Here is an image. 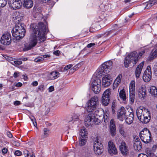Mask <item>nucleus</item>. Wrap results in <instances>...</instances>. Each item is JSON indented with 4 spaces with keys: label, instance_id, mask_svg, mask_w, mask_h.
Listing matches in <instances>:
<instances>
[{
    "label": "nucleus",
    "instance_id": "obj_55",
    "mask_svg": "<svg viewBox=\"0 0 157 157\" xmlns=\"http://www.w3.org/2000/svg\"><path fill=\"white\" fill-rule=\"evenodd\" d=\"M31 85L33 86H36L38 85V82L37 81H35L32 83Z\"/></svg>",
    "mask_w": 157,
    "mask_h": 157
},
{
    "label": "nucleus",
    "instance_id": "obj_32",
    "mask_svg": "<svg viewBox=\"0 0 157 157\" xmlns=\"http://www.w3.org/2000/svg\"><path fill=\"white\" fill-rule=\"evenodd\" d=\"M156 3H157V0H150L147 2L145 8L147 9Z\"/></svg>",
    "mask_w": 157,
    "mask_h": 157
},
{
    "label": "nucleus",
    "instance_id": "obj_4",
    "mask_svg": "<svg viewBox=\"0 0 157 157\" xmlns=\"http://www.w3.org/2000/svg\"><path fill=\"white\" fill-rule=\"evenodd\" d=\"M25 30L24 28L23 24H18L13 28L12 30L13 36L17 38H21L24 37L25 33Z\"/></svg>",
    "mask_w": 157,
    "mask_h": 157
},
{
    "label": "nucleus",
    "instance_id": "obj_60",
    "mask_svg": "<svg viewBox=\"0 0 157 157\" xmlns=\"http://www.w3.org/2000/svg\"><path fill=\"white\" fill-rule=\"evenodd\" d=\"M21 104V102L19 101H16L14 102V105H18Z\"/></svg>",
    "mask_w": 157,
    "mask_h": 157
},
{
    "label": "nucleus",
    "instance_id": "obj_51",
    "mask_svg": "<svg viewBox=\"0 0 157 157\" xmlns=\"http://www.w3.org/2000/svg\"><path fill=\"white\" fill-rule=\"evenodd\" d=\"M115 126V124L114 123V121L113 119H111L110 122V127L111 126Z\"/></svg>",
    "mask_w": 157,
    "mask_h": 157
},
{
    "label": "nucleus",
    "instance_id": "obj_22",
    "mask_svg": "<svg viewBox=\"0 0 157 157\" xmlns=\"http://www.w3.org/2000/svg\"><path fill=\"white\" fill-rule=\"evenodd\" d=\"M134 113L133 112H130L129 114L124 117L125 121L128 124H131L133 121Z\"/></svg>",
    "mask_w": 157,
    "mask_h": 157
},
{
    "label": "nucleus",
    "instance_id": "obj_52",
    "mask_svg": "<svg viewBox=\"0 0 157 157\" xmlns=\"http://www.w3.org/2000/svg\"><path fill=\"white\" fill-rule=\"evenodd\" d=\"M8 151V149L6 147H4L2 150V152L3 154H6Z\"/></svg>",
    "mask_w": 157,
    "mask_h": 157
},
{
    "label": "nucleus",
    "instance_id": "obj_33",
    "mask_svg": "<svg viewBox=\"0 0 157 157\" xmlns=\"http://www.w3.org/2000/svg\"><path fill=\"white\" fill-rule=\"evenodd\" d=\"M79 116L77 114H74L72 117V119L71 121H69V122H72L73 123L75 122V124L79 122Z\"/></svg>",
    "mask_w": 157,
    "mask_h": 157
},
{
    "label": "nucleus",
    "instance_id": "obj_62",
    "mask_svg": "<svg viewBox=\"0 0 157 157\" xmlns=\"http://www.w3.org/2000/svg\"><path fill=\"white\" fill-rule=\"evenodd\" d=\"M41 56L42 57H43V60H44V58H47L48 57H49L50 56V55L48 54L44 55Z\"/></svg>",
    "mask_w": 157,
    "mask_h": 157
},
{
    "label": "nucleus",
    "instance_id": "obj_1",
    "mask_svg": "<svg viewBox=\"0 0 157 157\" xmlns=\"http://www.w3.org/2000/svg\"><path fill=\"white\" fill-rule=\"evenodd\" d=\"M32 30L28 43L24 44L23 50L24 51L30 50L37 44V41L39 43L43 42L45 40L44 34L47 31L46 26L44 23L40 22L38 25L33 24L31 25Z\"/></svg>",
    "mask_w": 157,
    "mask_h": 157
},
{
    "label": "nucleus",
    "instance_id": "obj_14",
    "mask_svg": "<svg viewBox=\"0 0 157 157\" xmlns=\"http://www.w3.org/2000/svg\"><path fill=\"white\" fill-rule=\"evenodd\" d=\"M151 78V68L150 66L147 67L143 75V78L146 82L149 81Z\"/></svg>",
    "mask_w": 157,
    "mask_h": 157
},
{
    "label": "nucleus",
    "instance_id": "obj_34",
    "mask_svg": "<svg viewBox=\"0 0 157 157\" xmlns=\"http://www.w3.org/2000/svg\"><path fill=\"white\" fill-rule=\"evenodd\" d=\"M110 133L112 136H114L116 133V126L110 127Z\"/></svg>",
    "mask_w": 157,
    "mask_h": 157
},
{
    "label": "nucleus",
    "instance_id": "obj_17",
    "mask_svg": "<svg viewBox=\"0 0 157 157\" xmlns=\"http://www.w3.org/2000/svg\"><path fill=\"white\" fill-rule=\"evenodd\" d=\"M75 155H77L78 157H88L90 155V151L86 147H83Z\"/></svg>",
    "mask_w": 157,
    "mask_h": 157
},
{
    "label": "nucleus",
    "instance_id": "obj_37",
    "mask_svg": "<svg viewBox=\"0 0 157 157\" xmlns=\"http://www.w3.org/2000/svg\"><path fill=\"white\" fill-rule=\"evenodd\" d=\"M7 3V0H0V7H3Z\"/></svg>",
    "mask_w": 157,
    "mask_h": 157
},
{
    "label": "nucleus",
    "instance_id": "obj_40",
    "mask_svg": "<svg viewBox=\"0 0 157 157\" xmlns=\"http://www.w3.org/2000/svg\"><path fill=\"white\" fill-rule=\"evenodd\" d=\"M44 138L47 137L49 133V130L46 128H44Z\"/></svg>",
    "mask_w": 157,
    "mask_h": 157
},
{
    "label": "nucleus",
    "instance_id": "obj_11",
    "mask_svg": "<svg viewBox=\"0 0 157 157\" xmlns=\"http://www.w3.org/2000/svg\"><path fill=\"white\" fill-rule=\"evenodd\" d=\"M1 43L4 45H9L11 43L10 34L8 32H5L1 37Z\"/></svg>",
    "mask_w": 157,
    "mask_h": 157
},
{
    "label": "nucleus",
    "instance_id": "obj_47",
    "mask_svg": "<svg viewBox=\"0 0 157 157\" xmlns=\"http://www.w3.org/2000/svg\"><path fill=\"white\" fill-rule=\"evenodd\" d=\"M147 153L150 157L154 155V154L151 151L149 150H147Z\"/></svg>",
    "mask_w": 157,
    "mask_h": 157
},
{
    "label": "nucleus",
    "instance_id": "obj_10",
    "mask_svg": "<svg viewBox=\"0 0 157 157\" xmlns=\"http://www.w3.org/2000/svg\"><path fill=\"white\" fill-rule=\"evenodd\" d=\"M101 80L98 78H96L93 80L91 84L92 89L94 92L98 94L101 89Z\"/></svg>",
    "mask_w": 157,
    "mask_h": 157
},
{
    "label": "nucleus",
    "instance_id": "obj_54",
    "mask_svg": "<svg viewBox=\"0 0 157 157\" xmlns=\"http://www.w3.org/2000/svg\"><path fill=\"white\" fill-rule=\"evenodd\" d=\"M20 73L19 72H15L13 74V77L15 78H17L19 76Z\"/></svg>",
    "mask_w": 157,
    "mask_h": 157
},
{
    "label": "nucleus",
    "instance_id": "obj_59",
    "mask_svg": "<svg viewBox=\"0 0 157 157\" xmlns=\"http://www.w3.org/2000/svg\"><path fill=\"white\" fill-rule=\"evenodd\" d=\"M60 53V51L59 50H57L53 52V54L57 56H58L59 55Z\"/></svg>",
    "mask_w": 157,
    "mask_h": 157
},
{
    "label": "nucleus",
    "instance_id": "obj_20",
    "mask_svg": "<svg viewBox=\"0 0 157 157\" xmlns=\"http://www.w3.org/2000/svg\"><path fill=\"white\" fill-rule=\"evenodd\" d=\"M144 62L143 61L138 65L135 71V73L136 78H138L140 77L142 68L144 64Z\"/></svg>",
    "mask_w": 157,
    "mask_h": 157
},
{
    "label": "nucleus",
    "instance_id": "obj_56",
    "mask_svg": "<svg viewBox=\"0 0 157 157\" xmlns=\"http://www.w3.org/2000/svg\"><path fill=\"white\" fill-rule=\"evenodd\" d=\"M48 90L49 92H52L54 90V87L52 86H50L48 88Z\"/></svg>",
    "mask_w": 157,
    "mask_h": 157
},
{
    "label": "nucleus",
    "instance_id": "obj_53",
    "mask_svg": "<svg viewBox=\"0 0 157 157\" xmlns=\"http://www.w3.org/2000/svg\"><path fill=\"white\" fill-rule=\"evenodd\" d=\"M103 119H104V121L105 123H107L109 121V117L103 115Z\"/></svg>",
    "mask_w": 157,
    "mask_h": 157
},
{
    "label": "nucleus",
    "instance_id": "obj_19",
    "mask_svg": "<svg viewBox=\"0 0 157 157\" xmlns=\"http://www.w3.org/2000/svg\"><path fill=\"white\" fill-rule=\"evenodd\" d=\"M125 109L124 107H121L119 109L117 113V118L121 121H123L125 117Z\"/></svg>",
    "mask_w": 157,
    "mask_h": 157
},
{
    "label": "nucleus",
    "instance_id": "obj_8",
    "mask_svg": "<svg viewBox=\"0 0 157 157\" xmlns=\"http://www.w3.org/2000/svg\"><path fill=\"white\" fill-rule=\"evenodd\" d=\"M112 64L113 62L110 60L105 62L101 65V70H100V69H99L97 70V71H98L99 75L101 74L103 75L108 73L112 67Z\"/></svg>",
    "mask_w": 157,
    "mask_h": 157
},
{
    "label": "nucleus",
    "instance_id": "obj_44",
    "mask_svg": "<svg viewBox=\"0 0 157 157\" xmlns=\"http://www.w3.org/2000/svg\"><path fill=\"white\" fill-rule=\"evenodd\" d=\"M14 154L15 155L17 156H20L21 155L22 153L19 150H16L15 151Z\"/></svg>",
    "mask_w": 157,
    "mask_h": 157
},
{
    "label": "nucleus",
    "instance_id": "obj_42",
    "mask_svg": "<svg viewBox=\"0 0 157 157\" xmlns=\"http://www.w3.org/2000/svg\"><path fill=\"white\" fill-rule=\"evenodd\" d=\"M23 154L25 157H28L29 155V152L28 150L25 149L23 151Z\"/></svg>",
    "mask_w": 157,
    "mask_h": 157
},
{
    "label": "nucleus",
    "instance_id": "obj_9",
    "mask_svg": "<svg viewBox=\"0 0 157 157\" xmlns=\"http://www.w3.org/2000/svg\"><path fill=\"white\" fill-rule=\"evenodd\" d=\"M101 141L99 139L95 140L94 144V149L95 154L99 155L101 154L103 151V146Z\"/></svg>",
    "mask_w": 157,
    "mask_h": 157
},
{
    "label": "nucleus",
    "instance_id": "obj_49",
    "mask_svg": "<svg viewBox=\"0 0 157 157\" xmlns=\"http://www.w3.org/2000/svg\"><path fill=\"white\" fill-rule=\"evenodd\" d=\"M13 145L17 147H19L20 145L19 142L16 141H14L13 143Z\"/></svg>",
    "mask_w": 157,
    "mask_h": 157
},
{
    "label": "nucleus",
    "instance_id": "obj_36",
    "mask_svg": "<svg viewBox=\"0 0 157 157\" xmlns=\"http://www.w3.org/2000/svg\"><path fill=\"white\" fill-rule=\"evenodd\" d=\"M129 101L130 104H133L134 101V99H135V94L134 93L133 94H131L130 93L129 94Z\"/></svg>",
    "mask_w": 157,
    "mask_h": 157
},
{
    "label": "nucleus",
    "instance_id": "obj_26",
    "mask_svg": "<svg viewBox=\"0 0 157 157\" xmlns=\"http://www.w3.org/2000/svg\"><path fill=\"white\" fill-rule=\"evenodd\" d=\"M119 132L121 136L124 138H125L128 136L127 132L124 130V128L122 125L119 127Z\"/></svg>",
    "mask_w": 157,
    "mask_h": 157
},
{
    "label": "nucleus",
    "instance_id": "obj_25",
    "mask_svg": "<svg viewBox=\"0 0 157 157\" xmlns=\"http://www.w3.org/2000/svg\"><path fill=\"white\" fill-rule=\"evenodd\" d=\"M23 6L27 9L31 8L33 6V2L32 0H24Z\"/></svg>",
    "mask_w": 157,
    "mask_h": 157
},
{
    "label": "nucleus",
    "instance_id": "obj_63",
    "mask_svg": "<svg viewBox=\"0 0 157 157\" xmlns=\"http://www.w3.org/2000/svg\"><path fill=\"white\" fill-rule=\"evenodd\" d=\"M22 85V84L20 82H18L17 83L15 86L17 87H21Z\"/></svg>",
    "mask_w": 157,
    "mask_h": 157
},
{
    "label": "nucleus",
    "instance_id": "obj_38",
    "mask_svg": "<svg viewBox=\"0 0 157 157\" xmlns=\"http://www.w3.org/2000/svg\"><path fill=\"white\" fill-rule=\"evenodd\" d=\"M11 63L13 65L15 66L21 64L22 63V61L20 60H15L13 62H11Z\"/></svg>",
    "mask_w": 157,
    "mask_h": 157
},
{
    "label": "nucleus",
    "instance_id": "obj_31",
    "mask_svg": "<svg viewBox=\"0 0 157 157\" xmlns=\"http://www.w3.org/2000/svg\"><path fill=\"white\" fill-rule=\"evenodd\" d=\"M119 96L123 101H126V97L125 92L124 89H122L120 91L119 93Z\"/></svg>",
    "mask_w": 157,
    "mask_h": 157
},
{
    "label": "nucleus",
    "instance_id": "obj_28",
    "mask_svg": "<svg viewBox=\"0 0 157 157\" xmlns=\"http://www.w3.org/2000/svg\"><path fill=\"white\" fill-rule=\"evenodd\" d=\"M135 82L134 80L132 81L129 84V93H134Z\"/></svg>",
    "mask_w": 157,
    "mask_h": 157
},
{
    "label": "nucleus",
    "instance_id": "obj_43",
    "mask_svg": "<svg viewBox=\"0 0 157 157\" xmlns=\"http://www.w3.org/2000/svg\"><path fill=\"white\" fill-rule=\"evenodd\" d=\"M44 85L43 84H41L40 85H39L38 87V90L37 91H40L41 92H42L44 91Z\"/></svg>",
    "mask_w": 157,
    "mask_h": 157
},
{
    "label": "nucleus",
    "instance_id": "obj_23",
    "mask_svg": "<svg viewBox=\"0 0 157 157\" xmlns=\"http://www.w3.org/2000/svg\"><path fill=\"white\" fill-rule=\"evenodd\" d=\"M120 149L123 155L127 154L128 150L126 146V144L124 142H122L121 143V145L120 146Z\"/></svg>",
    "mask_w": 157,
    "mask_h": 157
},
{
    "label": "nucleus",
    "instance_id": "obj_18",
    "mask_svg": "<svg viewBox=\"0 0 157 157\" xmlns=\"http://www.w3.org/2000/svg\"><path fill=\"white\" fill-rule=\"evenodd\" d=\"M146 87L143 86L139 88L138 91V95L139 98L141 99H144L146 96Z\"/></svg>",
    "mask_w": 157,
    "mask_h": 157
},
{
    "label": "nucleus",
    "instance_id": "obj_61",
    "mask_svg": "<svg viewBox=\"0 0 157 157\" xmlns=\"http://www.w3.org/2000/svg\"><path fill=\"white\" fill-rule=\"evenodd\" d=\"M7 136L9 138H11L13 136L12 134L10 132H7Z\"/></svg>",
    "mask_w": 157,
    "mask_h": 157
},
{
    "label": "nucleus",
    "instance_id": "obj_15",
    "mask_svg": "<svg viewBox=\"0 0 157 157\" xmlns=\"http://www.w3.org/2000/svg\"><path fill=\"white\" fill-rule=\"evenodd\" d=\"M112 81L111 79V76L109 74L105 75L102 78V82L103 87H106L109 86Z\"/></svg>",
    "mask_w": 157,
    "mask_h": 157
},
{
    "label": "nucleus",
    "instance_id": "obj_7",
    "mask_svg": "<svg viewBox=\"0 0 157 157\" xmlns=\"http://www.w3.org/2000/svg\"><path fill=\"white\" fill-rule=\"evenodd\" d=\"M85 122L86 125L88 126L99 124L101 122V121L95 117L94 114L90 113L85 118Z\"/></svg>",
    "mask_w": 157,
    "mask_h": 157
},
{
    "label": "nucleus",
    "instance_id": "obj_30",
    "mask_svg": "<svg viewBox=\"0 0 157 157\" xmlns=\"http://www.w3.org/2000/svg\"><path fill=\"white\" fill-rule=\"evenodd\" d=\"M138 139H139L138 138L136 139L137 141H136L135 143H134L133 146L136 150L139 151L141 149L142 147L141 143L138 140Z\"/></svg>",
    "mask_w": 157,
    "mask_h": 157
},
{
    "label": "nucleus",
    "instance_id": "obj_45",
    "mask_svg": "<svg viewBox=\"0 0 157 157\" xmlns=\"http://www.w3.org/2000/svg\"><path fill=\"white\" fill-rule=\"evenodd\" d=\"M30 119L33 124L34 126L35 127L36 126L37 123L36 121V119L35 118L33 117H32Z\"/></svg>",
    "mask_w": 157,
    "mask_h": 157
},
{
    "label": "nucleus",
    "instance_id": "obj_48",
    "mask_svg": "<svg viewBox=\"0 0 157 157\" xmlns=\"http://www.w3.org/2000/svg\"><path fill=\"white\" fill-rule=\"evenodd\" d=\"M72 66L73 65L72 64H69L65 66L64 68V69L65 71H67L68 69L71 68L72 67Z\"/></svg>",
    "mask_w": 157,
    "mask_h": 157
},
{
    "label": "nucleus",
    "instance_id": "obj_57",
    "mask_svg": "<svg viewBox=\"0 0 157 157\" xmlns=\"http://www.w3.org/2000/svg\"><path fill=\"white\" fill-rule=\"evenodd\" d=\"M138 157H149L147 155L144 154H140L138 155Z\"/></svg>",
    "mask_w": 157,
    "mask_h": 157
},
{
    "label": "nucleus",
    "instance_id": "obj_29",
    "mask_svg": "<svg viewBox=\"0 0 157 157\" xmlns=\"http://www.w3.org/2000/svg\"><path fill=\"white\" fill-rule=\"evenodd\" d=\"M79 133L80 136V137L86 138L87 136V131L85 128H83L80 130Z\"/></svg>",
    "mask_w": 157,
    "mask_h": 157
},
{
    "label": "nucleus",
    "instance_id": "obj_27",
    "mask_svg": "<svg viewBox=\"0 0 157 157\" xmlns=\"http://www.w3.org/2000/svg\"><path fill=\"white\" fill-rule=\"evenodd\" d=\"M148 91L152 96L154 97L157 98V89L156 87L154 86L151 87Z\"/></svg>",
    "mask_w": 157,
    "mask_h": 157
},
{
    "label": "nucleus",
    "instance_id": "obj_50",
    "mask_svg": "<svg viewBox=\"0 0 157 157\" xmlns=\"http://www.w3.org/2000/svg\"><path fill=\"white\" fill-rule=\"evenodd\" d=\"M104 113V116H106L109 117V112L108 110H105V112L104 113V111L103 110H101Z\"/></svg>",
    "mask_w": 157,
    "mask_h": 157
},
{
    "label": "nucleus",
    "instance_id": "obj_13",
    "mask_svg": "<svg viewBox=\"0 0 157 157\" xmlns=\"http://www.w3.org/2000/svg\"><path fill=\"white\" fill-rule=\"evenodd\" d=\"M9 6L13 9H18L22 7V3L21 0H13L9 3Z\"/></svg>",
    "mask_w": 157,
    "mask_h": 157
},
{
    "label": "nucleus",
    "instance_id": "obj_58",
    "mask_svg": "<svg viewBox=\"0 0 157 157\" xmlns=\"http://www.w3.org/2000/svg\"><path fill=\"white\" fill-rule=\"evenodd\" d=\"M95 44L94 43H90L88 44L87 45V48H91L92 47L95 45Z\"/></svg>",
    "mask_w": 157,
    "mask_h": 157
},
{
    "label": "nucleus",
    "instance_id": "obj_46",
    "mask_svg": "<svg viewBox=\"0 0 157 157\" xmlns=\"http://www.w3.org/2000/svg\"><path fill=\"white\" fill-rule=\"evenodd\" d=\"M151 56L153 58L157 57V49L152 53Z\"/></svg>",
    "mask_w": 157,
    "mask_h": 157
},
{
    "label": "nucleus",
    "instance_id": "obj_3",
    "mask_svg": "<svg viewBox=\"0 0 157 157\" xmlns=\"http://www.w3.org/2000/svg\"><path fill=\"white\" fill-rule=\"evenodd\" d=\"M136 113L138 119L143 123H148L151 119V114L148 109L138 108Z\"/></svg>",
    "mask_w": 157,
    "mask_h": 157
},
{
    "label": "nucleus",
    "instance_id": "obj_5",
    "mask_svg": "<svg viewBox=\"0 0 157 157\" xmlns=\"http://www.w3.org/2000/svg\"><path fill=\"white\" fill-rule=\"evenodd\" d=\"M139 135L141 140L144 143L147 144L151 141V133L147 128L143 129L140 132Z\"/></svg>",
    "mask_w": 157,
    "mask_h": 157
},
{
    "label": "nucleus",
    "instance_id": "obj_64",
    "mask_svg": "<svg viewBox=\"0 0 157 157\" xmlns=\"http://www.w3.org/2000/svg\"><path fill=\"white\" fill-rule=\"evenodd\" d=\"M156 68L155 69V73L156 74V75H157V62L156 63Z\"/></svg>",
    "mask_w": 157,
    "mask_h": 157
},
{
    "label": "nucleus",
    "instance_id": "obj_41",
    "mask_svg": "<svg viewBox=\"0 0 157 157\" xmlns=\"http://www.w3.org/2000/svg\"><path fill=\"white\" fill-rule=\"evenodd\" d=\"M58 0H48V3L49 5L52 6L54 5L55 3Z\"/></svg>",
    "mask_w": 157,
    "mask_h": 157
},
{
    "label": "nucleus",
    "instance_id": "obj_6",
    "mask_svg": "<svg viewBox=\"0 0 157 157\" xmlns=\"http://www.w3.org/2000/svg\"><path fill=\"white\" fill-rule=\"evenodd\" d=\"M98 103V97L94 96L91 98L86 103V109L87 111L88 112H91L95 110Z\"/></svg>",
    "mask_w": 157,
    "mask_h": 157
},
{
    "label": "nucleus",
    "instance_id": "obj_35",
    "mask_svg": "<svg viewBox=\"0 0 157 157\" xmlns=\"http://www.w3.org/2000/svg\"><path fill=\"white\" fill-rule=\"evenodd\" d=\"M86 138L80 137L79 140V145L80 146H84L86 143V140L85 139Z\"/></svg>",
    "mask_w": 157,
    "mask_h": 157
},
{
    "label": "nucleus",
    "instance_id": "obj_24",
    "mask_svg": "<svg viewBox=\"0 0 157 157\" xmlns=\"http://www.w3.org/2000/svg\"><path fill=\"white\" fill-rule=\"evenodd\" d=\"M59 73L57 71H52L48 75L49 79L50 80H53L58 78Z\"/></svg>",
    "mask_w": 157,
    "mask_h": 157
},
{
    "label": "nucleus",
    "instance_id": "obj_16",
    "mask_svg": "<svg viewBox=\"0 0 157 157\" xmlns=\"http://www.w3.org/2000/svg\"><path fill=\"white\" fill-rule=\"evenodd\" d=\"M108 150L111 155H116L117 153V150L112 141H109L108 142Z\"/></svg>",
    "mask_w": 157,
    "mask_h": 157
},
{
    "label": "nucleus",
    "instance_id": "obj_2",
    "mask_svg": "<svg viewBox=\"0 0 157 157\" xmlns=\"http://www.w3.org/2000/svg\"><path fill=\"white\" fill-rule=\"evenodd\" d=\"M145 52V50H143L138 53L135 51L130 52L125 58L124 62V67L126 68L128 67L129 64L131 63H132L133 65L134 66Z\"/></svg>",
    "mask_w": 157,
    "mask_h": 157
},
{
    "label": "nucleus",
    "instance_id": "obj_12",
    "mask_svg": "<svg viewBox=\"0 0 157 157\" xmlns=\"http://www.w3.org/2000/svg\"><path fill=\"white\" fill-rule=\"evenodd\" d=\"M111 94V89H107L104 92L102 97V103L105 106H107L109 101V95Z\"/></svg>",
    "mask_w": 157,
    "mask_h": 157
},
{
    "label": "nucleus",
    "instance_id": "obj_39",
    "mask_svg": "<svg viewBox=\"0 0 157 157\" xmlns=\"http://www.w3.org/2000/svg\"><path fill=\"white\" fill-rule=\"evenodd\" d=\"M43 61V57L41 56H39L35 59L34 61L36 62L40 63Z\"/></svg>",
    "mask_w": 157,
    "mask_h": 157
},
{
    "label": "nucleus",
    "instance_id": "obj_21",
    "mask_svg": "<svg viewBox=\"0 0 157 157\" xmlns=\"http://www.w3.org/2000/svg\"><path fill=\"white\" fill-rule=\"evenodd\" d=\"M122 75H119L115 80L113 85V88L114 90L117 88L121 82Z\"/></svg>",
    "mask_w": 157,
    "mask_h": 157
}]
</instances>
